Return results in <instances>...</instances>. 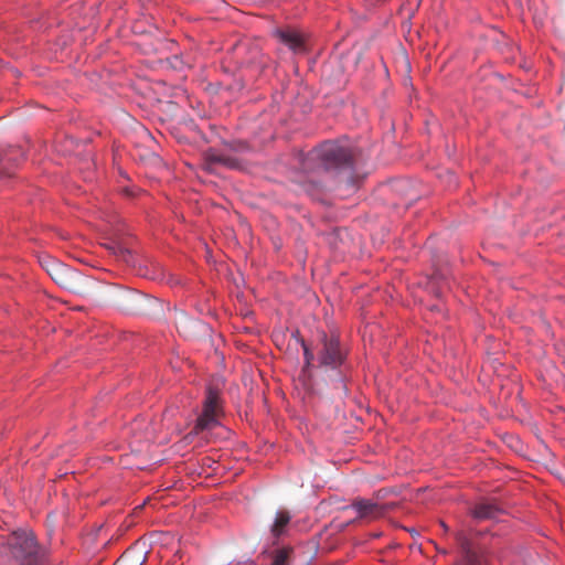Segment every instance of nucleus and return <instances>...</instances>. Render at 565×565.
Masks as SVG:
<instances>
[{
    "instance_id": "obj_1",
    "label": "nucleus",
    "mask_w": 565,
    "mask_h": 565,
    "mask_svg": "<svg viewBox=\"0 0 565 565\" xmlns=\"http://www.w3.org/2000/svg\"><path fill=\"white\" fill-rule=\"evenodd\" d=\"M7 557L10 565H36L40 557L34 535L14 532L8 540Z\"/></svg>"
},
{
    "instance_id": "obj_2",
    "label": "nucleus",
    "mask_w": 565,
    "mask_h": 565,
    "mask_svg": "<svg viewBox=\"0 0 565 565\" xmlns=\"http://www.w3.org/2000/svg\"><path fill=\"white\" fill-rule=\"evenodd\" d=\"M222 413L220 391L209 386L203 405V412L198 417L193 429L184 437V440H192L194 437L203 435L216 427L220 422L218 417Z\"/></svg>"
},
{
    "instance_id": "obj_3",
    "label": "nucleus",
    "mask_w": 565,
    "mask_h": 565,
    "mask_svg": "<svg viewBox=\"0 0 565 565\" xmlns=\"http://www.w3.org/2000/svg\"><path fill=\"white\" fill-rule=\"evenodd\" d=\"M316 157L324 164L326 169L345 171L353 168L352 150L334 141L322 143L317 150Z\"/></svg>"
},
{
    "instance_id": "obj_4",
    "label": "nucleus",
    "mask_w": 565,
    "mask_h": 565,
    "mask_svg": "<svg viewBox=\"0 0 565 565\" xmlns=\"http://www.w3.org/2000/svg\"><path fill=\"white\" fill-rule=\"evenodd\" d=\"M40 264L57 285L73 292H81V275L76 270L50 256L40 258Z\"/></svg>"
},
{
    "instance_id": "obj_5",
    "label": "nucleus",
    "mask_w": 565,
    "mask_h": 565,
    "mask_svg": "<svg viewBox=\"0 0 565 565\" xmlns=\"http://www.w3.org/2000/svg\"><path fill=\"white\" fill-rule=\"evenodd\" d=\"M321 348L318 353L320 366L337 369L344 361V352L340 347L339 338L335 334L322 333L320 339Z\"/></svg>"
},
{
    "instance_id": "obj_6",
    "label": "nucleus",
    "mask_w": 565,
    "mask_h": 565,
    "mask_svg": "<svg viewBox=\"0 0 565 565\" xmlns=\"http://www.w3.org/2000/svg\"><path fill=\"white\" fill-rule=\"evenodd\" d=\"M457 541L462 554L461 565H490L483 548L475 545L466 534L458 533Z\"/></svg>"
},
{
    "instance_id": "obj_7",
    "label": "nucleus",
    "mask_w": 565,
    "mask_h": 565,
    "mask_svg": "<svg viewBox=\"0 0 565 565\" xmlns=\"http://www.w3.org/2000/svg\"><path fill=\"white\" fill-rule=\"evenodd\" d=\"M276 36L295 53H305L307 50L305 35L296 29L277 30Z\"/></svg>"
},
{
    "instance_id": "obj_8",
    "label": "nucleus",
    "mask_w": 565,
    "mask_h": 565,
    "mask_svg": "<svg viewBox=\"0 0 565 565\" xmlns=\"http://www.w3.org/2000/svg\"><path fill=\"white\" fill-rule=\"evenodd\" d=\"M108 298L115 306L124 310H132L137 300L139 299L138 295L131 290L122 288L109 289Z\"/></svg>"
},
{
    "instance_id": "obj_9",
    "label": "nucleus",
    "mask_w": 565,
    "mask_h": 565,
    "mask_svg": "<svg viewBox=\"0 0 565 565\" xmlns=\"http://www.w3.org/2000/svg\"><path fill=\"white\" fill-rule=\"evenodd\" d=\"M361 519H376L385 513V508L369 500H355L351 505Z\"/></svg>"
},
{
    "instance_id": "obj_10",
    "label": "nucleus",
    "mask_w": 565,
    "mask_h": 565,
    "mask_svg": "<svg viewBox=\"0 0 565 565\" xmlns=\"http://www.w3.org/2000/svg\"><path fill=\"white\" fill-rule=\"evenodd\" d=\"M502 510L492 502H480L471 509V515L478 521L495 520Z\"/></svg>"
},
{
    "instance_id": "obj_11",
    "label": "nucleus",
    "mask_w": 565,
    "mask_h": 565,
    "mask_svg": "<svg viewBox=\"0 0 565 565\" xmlns=\"http://www.w3.org/2000/svg\"><path fill=\"white\" fill-rule=\"evenodd\" d=\"M0 156L2 158L0 167L6 168L7 166H17L23 159L24 153L19 147H7L0 149Z\"/></svg>"
},
{
    "instance_id": "obj_12",
    "label": "nucleus",
    "mask_w": 565,
    "mask_h": 565,
    "mask_svg": "<svg viewBox=\"0 0 565 565\" xmlns=\"http://www.w3.org/2000/svg\"><path fill=\"white\" fill-rule=\"evenodd\" d=\"M391 188L394 192L407 199L409 202H413L417 198L416 194L411 193L412 186L406 180H396L392 182Z\"/></svg>"
},
{
    "instance_id": "obj_13",
    "label": "nucleus",
    "mask_w": 565,
    "mask_h": 565,
    "mask_svg": "<svg viewBox=\"0 0 565 565\" xmlns=\"http://www.w3.org/2000/svg\"><path fill=\"white\" fill-rule=\"evenodd\" d=\"M290 521V515L287 511L277 512L275 522L271 526V533L274 536H279Z\"/></svg>"
},
{
    "instance_id": "obj_14",
    "label": "nucleus",
    "mask_w": 565,
    "mask_h": 565,
    "mask_svg": "<svg viewBox=\"0 0 565 565\" xmlns=\"http://www.w3.org/2000/svg\"><path fill=\"white\" fill-rule=\"evenodd\" d=\"M291 551L288 548H279L273 553V559L270 565H291L290 562Z\"/></svg>"
},
{
    "instance_id": "obj_15",
    "label": "nucleus",
    "mask_w": 565,
    "mask_h": 565,
    "mask_svg": "<svg viewBox=\"0 0 565 565\" xmlns=\"http://www.w3.org/2000/svg\"><path fill=\"white\" fill-rule=\"evenodd\" d=\"M301 347L303 349V355H305V366L309 367L311 365V362L313 361V353L309 350L306 342L303 340H300Z\"/></svg>"
},
{
    "instance_id": "obj_16",
    "label": "nucleus",
    "mask_w": 565,
    "mask_h": 565,
    "mask_svg": "<svg viewBox=\"0 0 565 565\" xmlns=\"http://www.w3.org/2000/svg\"><path fill=\"white\" fill-rule=\"evenodd\" d=\"M225 157H226L225 154L212 153L207 157V162H209V164H213V163L224 164Z\"/></svg>"
},
{
    "instance_id": "obj_17",
    "label": "nucleus",
    "mask_w": 565,
    "mask_h": 565,
    "mask_svg": "<svg viewBox=\"0 0 565 565\" xmlns=\"http://www.w3.org/2000/svg\"><path fill=\"white\" fill-rule=\"evenodd\" d=\"M223 166L228 167V168H236L237 167V160L226 156Z\"/></svg>"
},
{
    "instance_id": "obj_18",
    "label": "nucleus",
    "mask_w": 565,
    "mask_h": 565,
    "mask_svg": "<svg viewBox=\"0 0 565 565\" xmlns=\"http://www.w3.org/2000/svg\"><path fill=\"white\" fill-rule=\"evenodd\" d=\"M119 253H120V257L126 262V263H130V252L126 248H120L119 249Z\"/></svg>"
},
{
    "instance_id": "obj_19",
    "label": "nucleus",
    "mask_w": 565,
    "mask_h": 565,
    "mask_svg": "<svg viewBox=\"0 0 565 565\" xmlns=\"http://www.w3.org/2000/svg\"><path fill=\"white\" fill-rule=\"evenodd\" d=\"M186 322H189V320L185 317V315L182 313L179 323H180L181 327H185Z\"/></svg>"
},
{
    "instance_id": "obj_20",
    "label": "nucleus",
    "mask_w": 565,
    "mask_h": 565,
    "mask_svg": "<svg viewBox=\"0 0 565 565\" xmlns=\"http://www.w3.org/2000/svg\"><path fill=\"white\" fill-rule=\"evenodd\" d=\"M339 385H340L343 390H345V385L343 384L342 380H340V381H339Z\"/></svg>"
},
{
    "instance_id": "obj_21",
    "label": "nucleus",
    "mask_w": 565,
    "mask_h": 565,
    "mask_svg": "<svg viewBox=\"0 0 565 565\" xmlns=\"http://www.w3.org/2000/svg\"><path fill=\"white\" fill-rule=\"evenodd\" d=\"M345 181H348L349 183L351 182V177L348 174V177L345 178Z\"/></svg>"
},
{
    "instance_id": "obj_22",
    "label": "nucleus",
    "mask_w": 565,
    "mask_h": 565,
    "mask_svg": "<svg viewBox=\"0 0 565 565\" xmlns=\"http://www.w3.org/2000/svg\"><path fill=\"white\" fill-rule=\"evenodd\" d=\"M455 565H457V564H455Z\"/></svg>"
}]
</instances>
